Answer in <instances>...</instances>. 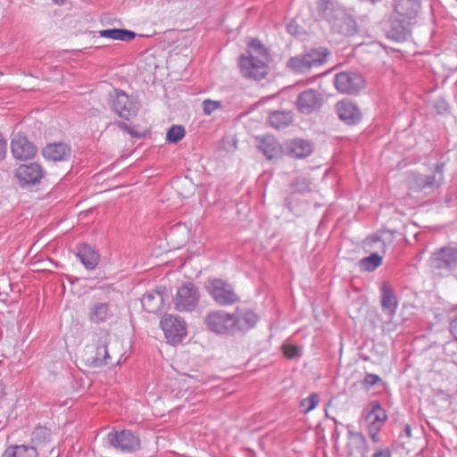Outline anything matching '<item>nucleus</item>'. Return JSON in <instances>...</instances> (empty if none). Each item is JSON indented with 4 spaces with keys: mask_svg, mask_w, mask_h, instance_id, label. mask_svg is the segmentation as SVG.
Masks as SVG:
<instances>
[{
    "mask_svg": "<svg viewBox=\"0 0 457 457\" xmlns=\"http://www.w3.org/2000/svg\"><path fill=\"white\" fill-rule=\"evenodd\" d=\"M110 104L114 112L124 120L136 116L138 110L137 102L120 89H114L110 94Z\"/></svg>",
    "mask_w": 457,
    "mask_h": 457,
    "instance_id": "9d476101",
    "label": "nucleus"
},
{
    "mask_svg": "<svg viewBox=\"0 0 457 457\" xmlns=\"http://www.w3.org/2000/svg\"><path fill=\"white\" fill-rule=\"evenodd\" d=\"M110 340V335L107 332H102L99 336L100 345L96 348L95 356L91 357L88 361L91 367L99 368L107 364V359L110 358L107 345Z\"/></svg>",
    "mask_w": 457,
    "mask_h": 457,
    "instance_id": "b1692460",
    "label": "nucleus"
},
{
    "mask_svg": "<svg viewBox=\"0 0 457 457\" xmlns=\"http://www.w3.org/2000/svg\"><path fill=\"white\" fill-rule=\"evenodd\" d=\"M319 403V395L317 394H312L308 397L303 399L300 403L301 407L303 408V412L304 414L310 412Z\"/></svg>",
    "mask_w": 457,
    "mask_h": 457,
    "instance_id": "4c0bfd02",
    "label": "nucleus"
},
{
    "mask_svg": "<svg viewBox=\"0 0 457 457\" xmlns=\"http://www.w3.org/2000/svg\"><path fill=\"white\" fill-rule=\"evenodd\" d=\"M428 265L433 271L439 274L455 270L457 267V248L444 246L436 250L431 254Z\"/></svg>",
    "mask_w": 457,
    "mask_h": 457,
    "instance_id": "20e7f679",
    "label": "nucleus"
},
{
    "mask_svg": "<svg viewBox=\"0 0 457 457\" xmlns=\"http://www.w3.org/2000/svg\"><path fill=\"white\" fill-rule=\"evenodd\" d=\"M364 246L367 248V251L373 249L377 251L359 262V266L361 270L370 272L382 264L383 257L378 253H386V244L380 237L370 236L364 240Z\"/></svg>",
    "mask_w": 457,
    "mask_h": 457,
    "instance_id": "7ed1b4c3",
    "label": "nucleus"
},
{
    "mask_svg": "<svg viewBox=\"0 0 457 457\" xmlns=\"http://www.w3.org/2000/svg\"><path fill=\"white\" fill-rule=\"evenodd\" d=\"M160 325L166 338L171 344L181 342L187 335L186 323L179 316L167 314L161 320Z\"/></svg>",
    "mask_w": 457,
    "mask_h": 457,
    "instance_id": "f8f14e48",
    "label": "nucleus"
},
{
    "mask_svg": "<svg viewBox=\"0 0 457 457\" xmlns=\"http://www.w3.org/2000/svg\"><path fill=\"white\" fill-rule=\"evenodd\" d=\"M293 121V114L287 111H274L269 115L270 125L277 129H283L290 125Z\"/></svg>",
    "mask_w": 457,
    "mask_h": 457,
    "instance_id": "7c9ffc66",
    "label": "nucleus"
},
{
    "mask_svg": "<svg viewBox=\"0 0 457 457\" xmlns=\"http://www.w3.org/2000/svg\"><path fill=\"white\" fill-rule=\"evenodd\" d=\"M413 23H409L404 19L395 16L387 30V37L395 41H404L411 33V28Z\"/></svg>",
    "mask_w": 457,
    "mask_h": 457,
    "instance_id": "412c9836",
    "label": "nucleus"
},
{
    "mask_svg": "<svg viewBox=\"0 0 457 457\" xmlns=\"http://www.w3.org/2000/svg\"><path fill=\"white\" fill-rule=\"evenodd\" d=\"M404 435L410 438L411 436V428L410 425H405L403 428Z\"/></svg>",
    "mask_w": 457,
    "mask_h": 457,
    "instance_id": "8fccbe9b",
    "label": "nucleus"
},
{
    "mask_svg": "<svg viewBox=\"0 0 457 457\" xmlns=\"http://www.w3.org/2000/svg\"><path fill=\"white\" fill-rule=\"evenodd\" d=\"M372 457H391V453L387 449L378 450Z\"/></svg>",
    "mask_w": 457,
    "mask_h": 457,
    "instance_id": "49530a36",
    "label": "nucleus"
},
{
    "mask_svg": "<svg viewBox=\"0 0 457 457\" xmlns=\"http://www.w3.org/2000/svg\"><path fill=\"white\" fill-rule=\"evenodd\" d=\"M43 176L44 170L37 162L21 164L15 172V177L22 187L38 184Z\"/></svg>",
    "mask_w": 457,
    "mask_h": 457,
    "instance_id": "ddd939ff",
    "label": "nucleus"
},
{
    "mask_svg": "<svg viewBox=\"0 0 457 457\" xmlns=\"http://www.w3.org/2000/svg\"><path fill=\"white\" fill-rule=\"evenodd\" d=\"M43 155L46 160L63 162L71 156V148L64 143L48 144L43 148Z\"/></svg>",
    "mask_w": 457,
    "mask_h": 457,
    "instance_id": "393cba45",
    "label": "nucleus"
},
{
    "mask_svg": "<svg viewBox=\"0 0 457 457\" xmlns=\"http://www.w3.org/2000/svg\"><path fill=\"white\" fill-rule=\"evenodd\" d=\"M334 84L338 92L342 94H357L365 86V79L357 71H341L335 75Z\"/></svg>",
    "mask_w": 457,
    "mask_h": 457,
    "instance_id": "1a4fd4ad",
    "label": "nucleus"
},
{
    "mask_svg": "<svg viewBox=\"0 0 457 457\" xmlns=\"http://www.w3.org/2000/svg\"><path fill=\"white\" fill-rule=\"evenodd\" d=\"M445 163L437 162L432 175L411 172L407 178V187L411 193L428 195L437 189L444 181Z\"/></svg>",
    "mask_w": 457,
    "mask_h": 457,
    "instance_id": "f257e3e1",
    "label": "nucleus"
},
{
    "mask_svg": "<svg viewBox=\"0 0 457 457\" xmlns=\"http://www.w3.org/2000/svg\"><path fill=\"white\" fill-rule=\"evenodd\" d=\"M317 8L319 12L328 21V18L334 16L337 7L334 6L331 0H319Z\"/></svg>",
    "mask_w": 457,
    "mask_h": 457,
    "instance_id": "c9c22d12",
    "label": "nucleus"
},
{
    "mask_svg": "<svg viewBox=\"0 0 457 457\" xmlns=\"http://www.w3.org/2000/svg\"><path fill=\"white\" fill-rule=\"evenodd\" d=\"M328 54L326 48L312 49L303 54L291 57L287 61V67L295 73H306L325 63Z\"/></svg>",
    "mask_w": 457,
    "mask_h": 457,
    "instance_id": "f03ea898",
    "label": "nucleus"
},
{
    "mask_svg": "<svg viewBox=\"0 0 457 457\" xmlns=\"http://www.w3.org/2000/svg\"><path fill=\"white\" fill-rule=\"evenodd\" d=\"M11 150L13 157L18 160H27L35 156L37 153L36 146L31 144L28 138L21 134H17L12 139Z\"/></svg>",
    "mask_w": 457,
    "mask_h": 457,
    "instance_id": "a211bd4d",
    "label": "nucleus"
},
{
    "mask_svg": "<svg viewBox=\"0 0 457 457\" xmlns=\"http://www.w3.org/2000/svg\"><path fill=\"white\" fill-rule=\"evenodd\" d=\"M114 124L118 128H120L121 130L128 132V133H131L130 128L126 123H124L122 121H116Z\"/></svg>",
    "mask_w": 457,
    "mask_h": 457,
    "instance_id": "de8ad7c7",
    "label": "nucleus"
},
{
    "mask_svg": "<svg viewBox=\"0 0 457 457\" xmlns=\"http://www.w3.org/2000/svg\"><path fill=\"white\" fill-rule=\"evenodd\" d=\"M295 104L299 112L310 114L320 109L322 97L317 90L306 89L298 95Z\"/></svg>",
    "mask_w": 457,
    "mask_h": 457,
    "instance_id": "dca6fc26",
    "label": "nucleus"
},
{
    "mask_svg": "<svg viewBox=\"0 0 457 457\" xmlns=\"http://www.w3.org/2000/svg\"><path fill=\"white\" fill-rule=\"evenodd\" d=\"M112 316V311L109 303L96 302L89 307L88 319L92 323H103Z\"/></svg>",
    "mask_w": 457,
    "mask_h": 457,
    "instance_id": "a878e982",
    "label": "nucleus"
},
{
    "mask_svg": "<svg viewBox=\"0 0 457 457\" xmlns=\"http://www.w3.org/2000/svg\"><path fill=\"white\" fill-rule=\"evenodd\" d=\"M206 288L210 295L219 305H231L239 300L233 286L222 279L214 278L210 280Z\"/></svg>",
    "mask_w": 457,
    "mask_h": 457,
    "instance_id": "0eeeda50",
    "label": "nucleus"
},
{
    "mask_svg": "<svg viewBox=\"0 0 457 457\" xmlns=\"http://www.w3.org/2000/svg\"><path fill=\"white\" fill-rule=\"evenodd\" d=\"M368 428L369 436L371 438V440L374 443H378L380 440L378 434H379V431L381 428Z\"/></svg>",
    "mask_w": 457,
    "mask_h": 457,
    "instance_id": "37998d69",
    "label": "nucleus"
},
{
    "mask_svg": "<svg viewBox=\"0 0 457 457\" xmlns=\"http://www.w3.org/2000/svg\"><path fill=\"white\" fill-rule=\"evenodd\" d=\"M293 186L295 187V190L300 193H305L311 190L309 181L304 178L295 179L293 182Z\"/></svg>",
    "mask_w": 457,
    "mask_h": 457,
    "instance_id": "79ce46f5",
    "label": "nucleus"
},
{
    "mask_svg": "<svg viewBox=\"0 0 457 457\" xmlns=\"http://www.w3.org/2000/svg\"><path fill=\"white\" fill-rule=\"evenodd\" d=\"M348 454L351 457H366L369 449L364 436L359 432H348Z\"/></svg>",
    "mask_w": 457,
    "mask_h": 457,
    "instance_id": "5701e85b",
    "label": "nucleus"
},
{
    "mask_svg": "<svg viewBox=\"0 0 457 457\" xmlns=\"http://www.w3.org/2000/svg\"><path fill=\"white\" fill-rule=\"evenodd\" d=\"M36 446L29 445H15L8 446L2 457H37Z\"/></svg>",
    "mask_w": 457,
    "mask_h": 457,
    "instance_id": "c756f323",
    "label": "nucleus"
},
{
    "mask_svg": "<svg viewBox=\"0 0 457 457\" xmlns=\"http://www.w3.org/2000/svg\"><path fill=\"white\" fill-rule=\"evenodd\" d=\"M200 299L199 288L193 283L187 282L177 289L172 303L178 312H192Z\"/></svg>",
    "mask_w": 457,
    "mask_h": 457,
    "instance_id": "423d86ee",
    "label": "nucleus"
},
{
    "mask_svg": "<svg viewBox=\"0 0 457 457\" xmlns=\"http://www.w3.org/2000/svg\"><path fill=\"white\" fill-rule=\"evenodd\" d=\"M234 314L235 332L236 331H248L253 328L258 322L259 317L257 314L249 309H237Z\"/></svg>",
    "mask_w": 457,
    "mask_h": 457,
    "instance_id": "4be33fe9",
    "label": "nucleus"
},
{
    "mask_svg": "<svg viewBox=\"0 0 457 457\" xmlns=\"http://www.w3.org/2000/svg\"><path fill=\"white\" fill-rule=\"evenodd\" d=\"M100 37L129 42L136 37V33L126 29H109L98 31Z\"/></svg>",
    "mask_w": 457,
    "mask_h": 457,
    "instance_id": "2f4dec72",
    "label": "nucleus"
},
{
    "mask_svg": "<svg viewBox=\"0 0 457 457\" xmlns=\"http://www.w3.org/2000/svg\"><path fill=\"white\" fill-rule=\"evenodd\" d=\"M109 446L123 453H135L140 448V438L128 429L112 430L106 436Z\"/></svg>",
    "mask_w": 457,
    "mask_h": 457,
    "instance_id": "39448f33",
    "label": "nucleus"
},
{
    "mask_svg": "<svg viewBox=\"0 0 457 457\" xmlns=\"http://www.w3.org/2000/svg\"><path fill=\"white\" fill-rule=\"evenodd\" d=\"M248 54L270 61V53L259 39H252L248 44Z\"/></svg>",
    "mask_w": 457,
    "mask_h": 457,
    "instance_id": "f704fd0d",
    "label": "nucleus"
},
{
    "mask_svg": "<svg viewBox=\"0 0 457 457\" xmlns=\"http://www.w3.org/2000/svg\"><path fill=\"white\" fill-rule=\"evenodd\" d=\"M328 22L340 34L352 36L357 32L356 21L340 6H337L334 16L328 18Z\"/></svg>",
    "mask_w": 457,
    "mask_h": 457,
    "instance_id": "2eb2a0df",
    "label": "nucleus"
},
{
    "mask_svg": "<svg viewBox=\"0 0 457 457\" xmlns=\"http://www.w3.org/2000/svg\"><path fill=\"white\" fill-rule=\"evenodd\" d=\"M52 439L50 430L42 426L35 428L31 435V442L33 446L41 447L50 443Z\"/></svg>",
    "mask_w": 457,
    "mask_h": 457,
    "instance_id": "72a5a7b5",
    "label": "nucleus"
},
{
    "mask_svg": "<svg viewBox=\"0 0 457 457\" xmlns=\"http://www.w3.org/2000/svg\"><path fill=\"white\" fill-rule=\"evenodd\" d=\"M283 353L287 358L293 359L300 355L301 348L294 345H283Z\"/></svg>",
    "mask_w": 457,
    "mask_h": 457,
    "instance_id": "a19ab883",
    "label": "nucleus"
},
{
    "mask_svg": "<svg viewBox=\"0 0 457 457\" xmlns=\"http://www.w3.org/2000/svg\"><path fill=\"white\" fill-rule=\"evenodd\" d=\"M204 322L207 328L216 334H232L235 332L234 314L225 311L210 312Z\"/></svg>",
    "mask_w": 457,
    "mask_h": 457,
    "instance_id": "9b49d317",
    "label": "nucleus"
},
{
    "mask_svg": "<svg viewBox=\"0 0 457 457\" xmlns=\"http://www.w3.org/2000/svg\"><path fill=\"white\" fill-rule=\"evenodd\" d=\"M54 4L58 5H62L65 2V0H53Z\"/></svg>",
    "mask_w": 457,
    "mask_h": 457,
    "instance_id": "3c124183",
    "label": "nucleus"
},
{
    "mask_svg": "<svg viewBox=\"0 0 457 457\" xmlns=\"http://www.w3.org/2000/svg\"><path fill=\"white\" fill-rule=\"evenodd\" d=\"M387 420L386 411L382 408L378 401H372L365 414L367 428H381Z\"/></svg>",
    "mask_w": 457,
    "mask_h": 457,
    "instance_id": "aec40b11",
    "label": "nucleus"
},
{
    "mask_svg": "<svg viewBox=\"0 0 457 457\" xmlns=\"http://www.w3.org/2000/svg\"><path fill=\"white\" fill-rule=\"evenodd\" d=\"M185 133L186 131L183 126L173 125L167 132L166 140L169 143H178L184 137Z\"/></svg>",
    "mask_w": 457,
    "mask_h": 457,
    "instance_id": "e433bc0d",
    "label": "nucleus"
},
{
    "mask_svg": "<svg viewBox=\"0 0 457 457\" xmlns=\"http://www.w3.org/2000/svg\"><path fill=\"white\" fill-rule=\"evenodd\" d=\"M335 111L346 125H356L361 122L362 113L357 104L350 99H343L335 104Z\"/></svg>",
    "mask_w": 457,
    "mask_h": 457,
    "instance_id": "4468645a",
    "label": "nucleus"
},
{
    "mask_svg": "<svg viewBox=\"0 0 457 457\" xmlns=\"http://www.w3.org/2000/svg\"><path fill=\"white\" fill-rule=\"evenodd\" d=\"M420 10V3L419 0H398L395 5L396 16L413 24L417 21Z\"/></svg>",
    "mask_w": 457,
    "mask_h": 457,
    "instance_id": "6ab92c4d",
    "label": "nucleus"
},
{
    "mask_svg": "<svg viewBox=\"0 0 457 457\" xmlns=\"http://www.w3.org/2000/svg\"><path fill=\"white\" fill-rule=\"evenodd\" d=\"M268 60L261 59L253 54L241 55L239 58V68L244 77L260 80L268 74Z\"/></svg>",
    "mask_w": 457,
    "mask_h": 457,
    "instance_id": "6e6552de",
    "label": "nucleus"
},
{
    "mask_svg": "<svg viewBox=\"0 0 457 457\" xmlns=\"http://www.w3.org/2000/svg\"><path fill=\"white\" fill-rule=\"evenodd\" d=\"M380 293L382 310L384 313L392 317L395 313L398 306L394 290L387 283H383Z\"/></svg>",
    "mask_w": 457,
    "mask_h": 457,
    "instance_id": "cd10ccee",
    "label": "nucleus"
},
{
    "mask_svg": "<svg viewBox=\"0 0 457 457\" xmlns=\"http://www.w3.org/2000/svg\"><path fill=\"white\" fill-rule=\"evenodd\" d=\"M380 382H382V379L379 376L373 373H367L361 381V385L369 389L370 386H373Z\"/></svg>",
    "mask_w": 457,
    "mask_h": 457,
    "instance_id": "ea45409f",
    "label": "nucleus"
},
{
    "mask_svg": "<svg viewBox=\"0 0 457 457\" xmlns=\"http://www.w3.org/2000/svg\"><path fill=\"white\" fill-rule=\"evenodd\" d=\"M6 154V141L0 133V161L4 160Z\"/></svg>",
    "mask_w": 457,
    "mask_h": 457,
    "instance_id": "c03bdc74",
    "label": "nucleus"
},
{
    "mask_svg": "<svg viewBox=\"0 0 457 457\" xmlns=\"http://www.w3.org/2000/svg\"><path fill=\"white\" fill-rule=\"evenodd\" d=\"M450 331L455 340H457V316L450 323Z\"/></svg>",
    "mask_w": 457,
    "mask_h": 457,
    "instance_id": "a18cd8bd",
    "label": "nucleus"
},
{
    "mask_svg": "<svg viewBox=\"0 0 457 457\" xmlns=\"http://www.w3.org/2000/svg\"><path fill=\"white\" fill-rule=\"evenodd\" d=\"M258 148L269 160L273 159L279 151L278 143L270 136L262 137Z\"/></svg>",
    "mask_w": 457,
    "mask_h": 457,
    "instance_id": "473e14b6",
    "label": "nucleus"
},
{
    "mask_svg": "<svg viewBox=\"0 0 457 457\" xmlns=\"http://www.w3.org/2000/svg\"><path fill=\"white\" fill-rule=\"evenodd\" d=\"M286 150L289 156L305 158L312 154V145L308 140L295 138L287 143Z\"/></svg>",
    "mask_w": 457,
    "mask_h": 457,
    "instance_id": "bb28decb",
    "label": "nucleus"
},
{
    "mask_svg": "<svg viewBox=\"0 0 457 457\" xmlns=\"http://www.w3.org/2000/svg\"><path fill=\"white\" fill-rule=\"evenodd\" d=\"M6 386L5 384L0 379V400L4 397L6 395Z\"/></svg>",
    "mask_w": 457,
    "mask_h": 457,
    "instance_id": "09e8293b",
    "label": "nucleus"
},
{
    "mask_svg": "<svg viewBox=\"0 0 457 457\" xmlns=\"http://www.w3.org/2000/svg\"><path fill=\"white\" fill-rule=\"evenodd\" d=\"M77 257L87 270H95L99 262L98 253L89 245H82L78 248Z\"/></svg>",
    "mask_w": 457,
    "mask_h": 457,
    "instance_id": "c85d7f7f",
    "label": "nucleus"
},
{
    "mask_svg": "<svg viewBox=\"0 0 457 457\" xmlns=\"http://www.w3.org/2000/svg\"><path fill=\"white\" fill-rule=\"evenodd\" d=\"M168 298L166 288L157 287L155 289L145 293L141 298V303L144 310L149 313H157L160 312Z\"/></svg>",
    "mask_w": 457,
    "mask_h": 457,
    "instance_id": "f3484780",
    "label": "nucleus"
},
{
    "mask_svg": "<svg viewBox=\"0 0 457 457\" xmlns=\"http://www.w3.org/2000/svg\"><path fill=\"white\" fill-rule=\"evenodd\" d=\"M220 107L221 103L220 101H212L211 99L203 101V110L206 115L212 114L214 111L220 109Z\"/></svg>",
    "mask_w": 457,
    "mask_h": 457,
    "instance_id": "58836bf2",
    "label": "nucleus"
}]
</instances>
